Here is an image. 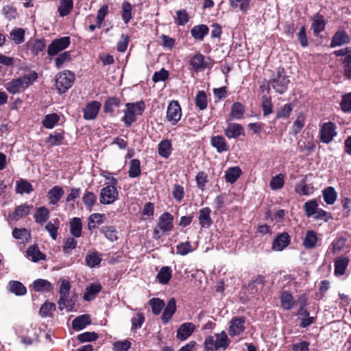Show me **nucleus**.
I'll return each instance as SVG.
<instances>
[{"instance_id": "50", "label": "nucleus", "mask_w": 351, "mask_h": 351, "mask_svg": "<svg viewBox=\"0 0 351 351\" xmlns=\"http://www.w3.org/2000/svg\"><path fill=\"white\" fill-rule=\"evenodd\" d=\"M120 106V100L117 97H111L106 101L104 110L105 112H112Z\"/></svg>"}, {"instance_id": "59", "label": "nucleus", "mask_w": 351, "mask_h": 351, "mask_svg": "<svg viewBox=\"0 0 351 351\" xmlns=\"http://www.w3.org/2000/svg\"><path fill=\"white\" fill-rule=\"evenodd\" d=\"M12 236L16 239H27L30 237L31 234L30 231L27 230L26 228H15L12 231Z\"/></svg>"}, {"instance_id": "1", "label": "nucleus", "mask_w": 351, "mask_h": 351, "mask_svg": "<svg viewBox=\"0 0 351 351\" xmlns=\"http://www.w3.org/2000/svg\"><path fill=\"white\" fill-rule=\"evenodd\" d=\"M38 77L35 71L12 80L5 85L7 90L12 94L19 93L31 85Z\"/></svg>"}, {"instance_id": "34", "label": "nucleus", "mask_w": 351, "mask_h": 351, "mask_svg": "<svg viewBox=\"0 0 351 351\" xmlns=\"http://www.w3.org/2000/svg\"><path fill=\"white\" fill-rule=\"evenodd\" d=\"M27 255L33 262L45 259V255L40 252L36 245L29 246L27 250Z\"/></svg>"}, {"instance_id": "24", "label": "nucleus", "mask_w": 351, "mask_h": 351, "mask_svg": "<svg viewBox=\"0 0 351 351\" xmlns=\"http://www.w3.org/2000/svg\"><path fill=\"white\" fill-rule=\"evenodd\" d=\"M209 29L207 25L201 24L195 25L191 30V36L197 40H202L208 34Z\"/></svg>"}, {"instance_id": "8", "label": "nucleus", "mask_w": 351, "mask_h": 351, "mask_svg": "<svg viewBox=\"0 0 351 351\" xmlns=\"http://www.w3.org/2000/svg\"><path fill=\"white\" fill-rule=\"evenodd\" d=\"M69 44L70 38L68 36L56 39L49 45L47 53L49 56L57 55L60 51L67 48Z\"/></svg>"}, {"instance_id": "15", "label": "nucleus", "mask_w": 351, "mask_h": 351, "mask_svg": "<svg viewBox=\"0 0 351 351\" xmlns=\"http://www.w3.org/2000/svg\"><path fill=\"white\" fill-rule=\"evenodd\" d=\"M195 326L191 322H186L180 325L177 331L176 337L178 339H186L194 331Z\"/></svg>"}, {"instance_id": "26", "label": "nucleus", "mask_w": 351, "mask_h": 351, "mask_svg": "<svg viewBox=\"0 0 351 351\" xmlns=\"http://www.w3.org/2000/svg\"><path fill=\"white\" fill-rule=\"evenodd\" d=\"M349 258L348 257H339L335 262V274L336 276H342L348 265Z\"/></svg>"}, {"instance_id": "45", "label": "nucleus", "mask_w": 351, "mask_h": 351, "mask_svg": "<svg viewBox=\"0 0 351 351\" xmlns=\"http://www.w3.org/2000/svg\"><path fill=\"white\" fill-rule=\"evenodd\" d=\"M305 125V117L303 114H300L291 127V132L293 135H297Z\"/></svg>"}, {"instance_id": "41", "label": "nucleus", "mask_w": 351, "mask_h": 351, "mask_svg": "<svg viewBox=\"0 0 351 351\" xmlns=\"http://www.w3.org/2000/svg\"><path fill=\"white\" fill-rule=\"evenodd\" d=\"M10 291L16 295H23L26 293L25 287L19 281L12 280L9 282Z\"/></svg>"}, {"instance_id": "25", "label": "nucleus", "mask_w": 351, "mask_h": 351, "mask_svg": "<svg viewBox=\"0 0 351 351\" xmlns=\"http://www.w3.org/2000/svg\"><path fill=\"white\" fill-rule=\"evenodd\" d=\"M70 232L75 238H79L82 236V222L78 217H73L70 221Z\"/></svg>"}, {"instance_id": "47", "label": "nucleus", "mask_w": 351, "mask_h": 351, "mask_svg": "<svg viewBox=\"0 0 351 351\" xmlns=\"http://www.w3.org/2000/svg\"><path fill=\"white\" fill-rule=\"evenodd\" d=\"M208 104L207 96L204 90H199L195 97V105L200 110L206 108Z\"/></svg>"}, {"instance_id": "30", "label": "nucleus", "mask_w": 351, "mask_h": 351, "mask_svg": "<svg viewBox=\"0 0 351 351\" xmlns=\"http://www.w3.org/2000/svg\"><path fill=\"white\" fill-rule=\"evenodd\" d=\"M90 324V316L86 314L77 317L72 322L73 328L75 330H82Z\"/></svg>"}, {"instance_id": "38", "label": "nucleus", "mask_w": 351, "mask_h": 351, "mask_svg": "<svg viewBox=\"0 0 351 351\" xmlns=\"http://www.w3.org/2000/svg\"><path fill=\"white\" fill-rule=\"evenodd\" d=\"M100 254L98 252H89L85 258L86 265L89 267H94L99 265L101 261Z\"/></svg>"}, {"instance_id": "32", "label": "nucleus", "mask_w": 351, "mask_h": 351, "mask_svg": "<svg viewBox=\"0 0 351 351\" xmlns=\"http://www.w3.org/2000/svg\"><path fill=\"white\" fill-rule=\"evenodd\" d=\"M101 286L100 284H91L86 289L83 298L86 301L92 300L101 291Z\"/></svg>"}, {"instance_id": "33", "label": "nucleus", "mask_w": 351, "mask_h": 351, "mask_svg": "<svg viewBox=\"0 0 351 351\" xmlns=\"http://www.w3.org/2000/svg\"><path fill=\"white\" fill-rule=\"evenodd\" d=\"M171 151L172 145L169 140H163L158 144V154L162 158H169L171 154Z\"/></svg>"}, {"instance_id": "57", "label": "nucleus", "mask_w": 351, "mask_h": 351, "mask_svg": "<svg viewBox=\"0 0 351 351\" xmlns=\"http://www.w3.org/2000/svg\"><path fill=\"white\" fill-rule=\"evenodd\" d=\"M64 136L60 132H55L54 134H50L47 138V143L50 146L59 145L62 143Z\"/></svg>"}, {"instance_id": "44", "label": "nucleus", "mask_w": 351, "mask_h": 351, "mask_svg": "<svg viewBox=\"0 0 351 351\" xmlns=\"http://www.w3.org/2000/svg\"><path fill=\"white\" fill-rule=\"evenodd\" d=\"M16 191L18 193H30L33 191L32 185L25 180H20L16 183Z\"/></svg>"}, {"instance_id": "43", "label": "nucleus", "mask_w": 351, "mask_h": 351, "mask_svg": "<svg viewBox=\"0 0 351 351\" xmlns=\"http://www.w3.org/2000/svg\"><path fill=\"white\" fill-rule=\"evenodd\" d=\"M60 120V117L56 113H51L45 115L42 123L45 128L51 129Z\"/></svg>"}, {"instance_id": "51", "label": "nucleus", "mask_w": 351, "mask_h": 351, "mask_svg": "<svg viewBox=\"0 0 351 351\" xmlns=\"http://www.w3.org/2000/svg\"><path fill=\"white\" fill-rule=\"evenodd\" d=\"M140 161L138 159H133L130 161L128 171L129 176L132 178H136L141 174Z\"/></svg>"}, {"instance_id": "39", "label": "nucleus", "mask_w": 351, "mask_h": 351, "mask_svg": "<svg viewBox=\"0 0 351 351\" xmlns=\"http://www.w3.org/2000/svg\"><path fill=\"white\" fill-rule=\"evenodd\" d=\"M73 7V0H60L58 11L60 16L68 15Z\"/></svg>"}, {"instance_id": "17", "label": "nucleus", "mask_w": 351, "mask_h": 351, "mask_svg": "<svg viewBox=\"0 0 351 351\" xmlns=\"http://www.w3.org/2000/svg\"><path fill=\"white\" fill-rule=\"evenodd\" d=\"M290 237L287 232H282L277 236L273 242V249L276 251H282L290 243Z\"/></svg>"}, {"instance_id": "35", "label": "nucleus", "mask_w": 351, "mask_h": 351, "mask_svg": "<svg viewBox=\"0 0 351 351\" xmlns=\"http://www.w3.org/2000/svg\"><path fill=\"white\" fill-rule=\"evenodd\" d=\"M33 289L36 291H50L53 289L52 285L47 280L37 279L32 284Z\"/></svg>"}, {"instance_id": "29", "label": "nucleus", "mask_w": 351, "mask_h": 351, "mask_svg": "<svg viewBox=\"0 0 351 351\" xmlns=\"http://www.w3.org/2000/svg\"><path fill=\"white\" fill-rule=\"evenodd\" d=\"M35 221L39 224L45 223L49 217V211L45 206H40L36 208L34 215Z\"/></svg>"}, {"instance_id": "23", "label": "nucleus", "mask_w": 351, "mask_h": 351, "mask_svg": "<svg viewBox=\"0 0 351 351\" xmlns=\"http://www.w3.org/2000/svg\"><path fill=\"white\" fill-rule=\"evenodd\" d=\"M172 277V269L169 266H163L157 274L156 278L162 285L169 284Z\"/></svg>"}, {"instance_id": "58", "label": "nucleus", "mask_w": 351, "mask_h": 351, "mask_svg": "<svg viewBox=\"0 0 351 351\" xmlns=\"http://www.w3.org/2000/svg\"><path fill=\"white\" fill-rule=\"evenodd\" d=\"M77 242L73 237H68L64 241L62 246L63 252L66 254H69L72 250L77 246Z\"/></svg>"}, {"instance_id": "11", "label": "nucleus", "mask_w": 351, "mask_h": 351, "mask_svg": "<svg viewBox=\"0 0 351 351\" xmlns=\"http://www.w3.org/2000/svg\"><path fill=\"white\" fill-rule=\"evenodd\" d=\"M101 104L97 101L88 103L83 109L84 118L86 120H92L95 119L101 108Z\"/></svg>"}, {"instance_id": "61", "label": "nucleus", "mask_w": 351, "mask_h": 351, "mask_svg": "<svg viewBox=\"0 0 351 351\" xmlns=\"http://www.w3.org/2000/svg\"><path fill=\"white\" fill-rule=\"evenodd\" d=\"M270 187L273 190H278L281 189L284 185V176L282 174H278L272 178L270 181Z\"/></svg>"}, {"instance_id": "13", "label": "nucleus", "mask_w": 351, "mask_h": 351, "mask_svg": "<svg viewBox=\"0 0 351 351\" xmlns=\"http://www.w3.org/2000/svg\"><path fill=\"white\" fill-rule=\"evenodd\" d=\"M350 38L348 33L343 30L337 31L332 36L330 47H339L350 43Z\"/></svg>"}, {"instance_id": "53", "label": "nucleus", "mask_w": 351, "mask_h": 351, "mask_svg": "<svg viewBox=\"0 0 351 351\" xmlns=\"http://www.w3.org/2000/svg\"><path fill=\"white\" fill-rule=\"evenodd\" d=\"M293 110V106L291 104H287L284 106L280 107L276 112V118L277 119H287L289 117L291 111Z\"/></svg>"}, {"instance_id": "54", "label": "nucleus", "mask_w": 351, "mask_h": 351, "mask_svg": "<svg viewBox=\"0 0 351 351\" xmlns=\"http://www.w3.org/2000/svg\"><path fill=\"white\" fill-rule=\"evenodd\" d=\"M121 16L125 23H128L132 19V5L129 2L122 4Z\"/></svg>"}, {"instance_id": "6", "label": "nucleus", "mask_w": 351, "mask_h": 351, "mask_svg": "<svg viewBox=\"0 0 351 351\" xmlns=\"http://www.w3.org/2000/svg\"><path fill=\"white\" fill-rule=\"evenodd\" d=\"M181 107L177 101H171L167 107V119L172 125L176 124L181 119Z\"/></svg>"}, {"instance_id": "31", "label": "nucleus", "mask_w": 351, "mask_h": 351, "mask_svg": "<svg viewBox=\"0 0 351 351\" xmlns=\"http://www.w3.org/2000/svg\"><path fill=\"white\" fill-rule=\"evenodd\" d=\"M317 241V234L314 230H308L303 240V245L306 249L314 248Z\"/></svg>"}, {"instance_id": "4", "label": "nucleus", "mask_w": 351, "mask_h": 351, "mask_svg": "<svg viewBox=\"0 0 351 351\" xmlns=\"http://www.w3.org/2000/svg\"><path fill=\"white\" fill-rule=\"evenodd\" d=\"M75 79V74L69 70H64L62 72H59L57 74L56 79V87L58 93H65L72 86Z\"/></svg>"}, {"instance_id": "62", "label": "nucleus", "mask_w": 351, "mask_h": 351, "mask_svg": "<svg viewBox=\"0 0 351 351\" xmlns=\"http://www.w3.org/2000/svg\"><path fill=\"white\" fill-rule=\"evenodd\" d=\"M132 330L140 328L145 322V317L142 313H137L132 318Z\"/></svg>"}, {"instance_id": "63", "label": "nucleus", "mask_w": 351, "mask_h": 351, "mask_svg": "<svg viewBox=\"0 0 351 351\" xmlns=\"http://www.w3.org/2000/svg\"><path fill=\"white\" fill-rule=\"evenodd\" d=\"M71 285L69 281L63 280L61 281L60 287L59 290L60 298L63 301V298H68L70 292Z\"/></svg>"}, {"instance_id": "28", "label": "nucleus", "mask_w": 351, "mask_h": 351, "mask_svg": "<svg viewBox=\"0 0 351 351\" xmlns=\"http://www.w3.org/2000/svg\"><path fill=\"white\" fill-rule=\"evenodd\" d=\"M325 23L324 17L320 14H316L313 18L312 28L313 33L315 36H318L319 34L324 29Z\"/></svg>"}, {"instance_id": "21", "label": "nucleus", "mask_w": 351, "mask_h": 351, "mask_svg": "<svg viewBox=\"0 0 351 351\" xmlns=\"http://www.w3.org/2000/svg\"><path fill=\"white\" fill-rule=\"evenodd\" d=\"M210 143L219 153L226 152L229 149V146L226 138L221 135L213 136L210 140Z\"/></svg>"}, {"instance_id": "18", "label": "nucleus", "mask_w": 351, "mask_h": 351, "mask_svg": "<svg viewBox=\"0 0 351 351\" xmlns=\"http://www.w3.org/2000/svg\"><path fill=\"white\" fill-rule=\"evenodd\" d=\"M173 215L169 213H164L158 220V227L164 232L170 231L173 228Z\"/></svg>"}, {"instance_id": "55", "label": "nucleus", "mask_w": 351, "mask_h": 351, "mask_svg": "<svg viewBox=\"0 0 351 351\" xmlns=\"http://www.w3.org/2000/svg\"><path fill=\"white\" fill-rule=\"evenodd\" d=\"M347 239L343 237H339L335 239L332 243V250L333 254H336L341 251L346 243Z\"/></svg>"}, {"instance_id": "16", "label": "nucleus", "mask_w": 351, "mask_h": 351, "mask_svg": "<svg viewBox=\"0 0 351 351\" xmlns=\"http://www.w3.org/2000/svg\"><path fill=\"white\" fill-rule=\"evenodd\" d=\"M176 311V302L174 298H171L167 302V306L162 314V321L164 324H167L172 317Z\"/></svg>"}, {"instance_id": "20", "label": "nucleus", "mask_w": 351, "mask_h": 351, "mask_svg": "<svg viewBox=\"0 0 351 351\" xmlns=\"http://www.w3.org/2000/svg\"><path fill=\"white\" fill-rule=\"evenodd\" d=\"M63 195L64 191L62 187L58 185L54 186L47 193L49 204L52 205H57Z\"/></svg>"}, {"instance_id": "37", "label": "nucleus", "mask_w": 351, "mask_h": 351, "mask_svg": "<svg viewBox=\"0 0 351 351\" xmlns=\"http://www.w3.org/2000/svg\"><path fill=\"white\" fill-rule=\"evenodd\" d=\"M322 195L324 202L328 204H333L337 197L335 189L332 186H328L324 189Z\"/></svg>"}, {"instance_id": "56", "label": "nucleus", "mask_w": 351, "mask_h": 351, "mask_svg": "<svg viewBox=\"0 0 351 351\" xmlns=\"http://www.w3.org/2000/svg\"><path fill=\"white\" fill-rule=\"evenodd\" d=\"M318 204L315 200H311L306 202L304 204V209L305 210L306 215L308 217L314 216L316 210L317 209Z\"/></svg>"}, {"instance_id": "49", "label": "nucleus", "mask_w": 351, "mask_h": 351, "mask_svg": "<svg viewBox=\"0 0 351 351\" xmlns=\"http://www.w3.org/2000/svg\"><path fill=\"white\" fill-rule=\"evenodd\" d=\"M149 304L152 307V313L157 315H159L162 309L165 307L164 300L160 298H152L149 300Z\"/></svg>"}, {"instance_id": "22", "label": "nucleus", "mask_w": 351, "mask_h": 351, "mask_svg": "<svg viewBox=\"0 0 351 351\" xmlns=\"http://www.w3.org/2000/svg\"><path fill=\"white\" fill-rule=\"evenodd\" d=\"M189 64L191 69L196 72L204 70L206 66V64L204 62V56L200 53L193 56L190 60Z\"/></svg>"}, {"instance_id": "7", "label": "nucleus", "mask_w": 351, "mask_h": 351, "mask_svg": "<svg viewBox=\"0 0 351 351\" xmlns=\"http://www.w3.org/2000/svg\"><path fill=\"white\" fill-rule=\"evenodd\" d=\"M118 197V191L113 185H109L101 190L100 202L103 204L113 203Z\"/></svg>"}, {"instance_id": "46", "label": "nucleus", "mask_w": 351, "mask_h": 351, "mask_svg": "<svg viewBox=\"0 0 351 351\" xmlns=\"http://www.w3.org/2000/svg\"><path fill=\"white\" fill-rule=\"evenodd\" d=\"M241 169L238 167L229 168L226 172V180L230 183H234L241 174Z\"/></svg>"}, {"instance_id": "19", "label": "nucleus", "mask_w": 351, "mask_h": 351, "mask_svg": "<svg viewBox=\"0 0 351 351\" xmlns=\"http://www.w3.org/2000/svg\"><path fill=\"white\" fill-rule=\"evenodd\" d=\"M211 210L208 207L202 208L199 212L198 220L201 228H208L212 223V219L210 217Z\"/></svg>"}, {"instance_id": "10", "label": "nucleus", "mask_w": 351, "mask_h": 351, "mask_svg": "<svg viewBox=\"0 0 351 351\" xmlns=\"http://www.w3.org/2000/svg\"><path fill=\"white\" fill-rule=\"evenodd\" d=\"M245 319L242 317H234L230 322L228 328L229 335L231 337L239 335L245 330Z\"/></svg>"}, {"instance_id": "9", "label": "nucleus", "mask_w": 351, "mask_h": 351, "mask_svg": "<svg viewBox=\"0 0 351 351\" xmlns=\"http://www.w3.org/2000/svg\"><path fill=\"white\" fill-rule=\"evenodd\" d=\"M215 339L213 336L212 348L215 351L220 350H226L230 343V339L228 337L225 331L215 334Z\"/></svg>"}, {"instance_id": "52", "label": "nucleus", "mask_w": 351, "mask_h": 351, "mask_svg": "<svg viewBox=\"0 0 351 351\" xmlns=\"http://www.w3.org/2000/svg\"><path fill=\"white\" fill-rule=\"evenodd\" d=\"M175 20L178 25L184 26L186 25L189 21L187 11L185 9L178 10Z\"/></svg>"}, {"instance_id": "14", "label": "nucleus", "mask_w": 351, "mask_h": 351, "mask_svg": "<svg viewBox=\"0 0 351 351\" xmlns=\"http://www.w3.org/2000/svg\"><path fill=\"white\" fill-rule=\"evenodd\" d=\"M306 176L295 186V191L300 195H310L314 191L313 184L306 183Z\"/></svg>"}, {"instance_id": "36", "label": "nucleus", "mask_w": 351, "mask_h": 351, "mask_svg": "<svg viewBox=\"0 0 351 351\" xmlns=\"http://www.w3.org/2000/svg\"><path fill=\"white\" fill-rule=\"evenodd\" d=\"M280 303L284 310L289 311L291 309L294 305L292 295L289 291H283L280 295Z\"/></svg>"}, {"instance_id": "64", "label": "nucleus", "mask_w": 351, "mask_h": 351, "mask_svg": "<svg viewBox=\"0 0 351 351\" xmlns=\"http://www.w3.org/2000/svg\"><path fill=\"white\" fill-rule=\"evenodd\" d=\"M341 106L344 112H349L351 110V93H347L342 97Z\"/></svg>"}, {"instance_id": "5", "label": "nucleus", "mask_w": 351, "mask_h": 351, "mask_svg": "<svg viewBox=\"0 0 351 351\" xmlns=\"http://www.w3.org/2000/svg\"><path fill=\"white\" fill-rule=\"evenodd\" d=\"M336 129L332 122L324 123L320 128V141L324 143H330L337 135Z\"/></svg>"}, {"instance_id": "60", "label": "nucleus", "mask_w": 351, "mask_h": 351, "mask_svg": "<svg viewBox=\"0 0 351 351\" xmlns=\"http://www.w3.org/2000/svg\"><path fill=\"white\" fill-rule=\"evenodd\" d=\"M25 32L21 28L14 29L10 32V36L16 44H21L24 41Z\"/></svg>"}, {"instance_id": "48", "label": "nucleus", "mask_w": 351, "mask_h": 351, "mask_svg": "<svg viewBox=\"0 0 351 351\" xmlns=\"http://www.w3.org/2000/svg\"><path fill=\"white\" fill-rule=\"evenodd\" d=\"M106 237V238L111 241L118 239V232L113 226H104L100 230Z\"/></svg>"}, {"instance_id": "12", "label": "nucleus", "mask_w": 351, "mask_h": 351, "mask_svg": "<svg viewBox=\"0 0 351 351\" xmlns=\"http://www.w3.org/2000/svg\"><path fill=\"white\" fill-rule=\"evenodd\" d=\"M227 123L224 134L228 138H236L243 133L244 130L241 124L229 121H227Z\"/></svg>"}, {"instance_id": "2", "label": "nucleus", "mask_w": 351, "mask_h": 351, "mask_svg": "<svg viewBox=\"0 0 351 351\" xmlns=\"http://www.w3.org/2000/svg\"><path fill=\"white\" fill-rule=\"evenodd\" d=\"M289 83V80L286 75L285 70L282 67H278L269 80V84L279 94H283L287 91Z\"/></svg>"}, {"instance_id": "27", "label": "nucleus", "mask_w": 351, "mask_h": 351, "mask_svg": "<svg viewBox=\"0 0 351 351\" xmlns=\"http://www.w3.org/2000/svg\"><path fill=\"white\" fill-rule=\"evenodd\" d=\"M32 208V206L27 204H21L15 208L14 213H12L11 217L12 220L17 221L20 218L27 216L30 213V210Z\"/></svg>"}, {"instance_id": "3", "label": "nucleus", "mask_w": 351, "mask_h": 351, "mask_svg": "<svg viewBox=\"0 0 351 351\" xmlns=\"http://www.w3.org/2000/svg\"><path fill=\"white\" fill-rule=\"evenodd\" d=\"M126 110H124V117L122 120L125 125L128 127L132 122L136 119V115H141L143 114L145 110V103L143 101H138L136 103H128L126 104Z\"/></svg>"}, {"instance_id": "42", "label": "nucleus", "mask_w": 351, "mask_h": 351, "mask_svg": "<svg viewBox=\"0 0 351 351\" xmlns=\"http://www.w3.org/2000/svg\"><path fill=\"white\" fill-rule=\"evenodd\" d=\"M245 108L240 102H235L231 107L230 117L234 119H241L243 117Z\"/></svg>"}, {"instance_id": "40", "label": "nucleus", "mask_w": 351, "mask_h": 351, "mask_svg": "<svg viewBox=\"0 0 351 351\" xmlns=\"http://www.w3.org/2000/svg\"><path fill=\"white\" fill-rule=\"evenodd\" d=\"M232 8H239L243 13H247L250 7V0H229Z\"/></svg>"}]
</instances>
